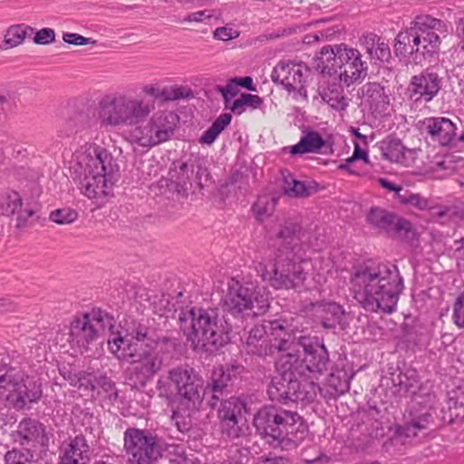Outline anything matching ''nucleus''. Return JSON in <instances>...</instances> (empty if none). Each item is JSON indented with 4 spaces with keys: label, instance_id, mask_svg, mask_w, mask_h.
I'll return each mask as SVG.
<instances>
[{
    "label": "nucleus",
    "instance_id": "63",
    "mask_svg": "<svg viewBox=\"0 0 464 464\" xmlns=\"http://www.w3.org/2000/svg\"><path fill=\"white\" fill-rule=\"evenodd\" d=\"M458 31L459 34L461 37L462 43H463V49H464V18L460 19L459 25H458Z\"/></svg>",
    "mask_w": 464,
    "mask_h": 464
},
{
    "label": "nucleus",
    "instance_id": "41",
    "mask_svg": "<svg viewBox=\"0 0 464 464\" xmlns=\"http://www.w3.org/2000/svg\"><path fill=\"white\" fill-rule=\"evenodd\" d=\"M78 218V212L71 208H62L53 210L49 215V219L59 225H67L74 222Z\"/></svg>",
    "mask_w": 464,
    "mask_h": 464
},
{
    "label": "nucleus",
    "instance_id": "33",
    "mask_svg": "<svg viewBox=\"0 0 464 464\" xmlns=\"http://www.w3.org/2000/svg\"><path fill=\"white\" fill-rule=\"evenodd\" d=\"M282 176L284 190L286 195L295 198H304L310 195V189L312 188L310 184L295 179L288 170L282 171Z\"/></svg>",
    "mask_w": 464,
    "mask_h": 464
},
{
    "label": "nucleus",
    "instance_id": "32",
    "mask_svg": "<svg viewBox=\"0 0 464 464\" xmlns=\"http://www.w3.org/2000/svg\"><path fill=\"white\" fill-rule=\"evenodd\" d=\"M34 33V28L25 24H14L10 26L4 38V45H1V49L14 48L24 41L27 35H31Z\"/></svg>",
    "mask_w": 464,
    "mask_h": 464
},
{
    "label": "nucleus",
    "instance_id": "9",
    "mask_svg": "<svg viewBox=\"0 0 464 464\" xmlns=\"http://www.w3.org/2000/svg\"><path fill=\"white\" fill-rule=\"evenodd\" d=\"M295 246L279 248L273 262L259 264L263 280L268 281L276 289H297L306 279L304 266L308 261L299 256Z\"/></svg>",
    "mask_w": 464,
    "mask_h": 464
},
{
    "label": "nucleus",
    "instance_id": "30",
    "mask_svg": "<svg viewBox=\"0 0 464 464\" xmlns=\"http://www.w3.org/2000/svg\"><path fill=\"white\" fill-rule=\"evenodd\" d=\"M313 306L315 316L325 329H334L344 314L342 306L336 303H320Z\"/></svg>",
    "mask_w": 464,
    "mask_h": 464
},
{
    "label": "nucleus",
    "instance_id": "57",
    "mask_svg": "<svg viewBox=\"0 0 464 464\" xmlns=\"http://www.w3.org/2000/svg\"><path fill=\"white\" fill-rule=\"evenodd\" d=\"M357 160H363V161L366 163L369 162L367 152L361 149L358 144H355L353 153L350 158H348V162H353Z\"/></svg>",
    "mask_w": 464,
    "mask_h": 464
},
{
    "label": "nucleus",
    "instance_id": "31",
    "mask_svg": "<svg viewBox=\"0 0 464 464\" xmlns=\"http://www.w3.org/2000/svg\"><path fill=\"white\" fill-rule=\"evenodd\" d=\"M90 116L84 111H72L60 125V137H71L90 126Z\"/></svg>",
    "mask_w": 464,
    "mask_h": 464
},
{
    "label": "nucleus",
    "instance_id": "17",
    "mask_svg": "<svg viewBox=\"0 0 464 464\" xmlns=\"http://www.w3.org/2000/svg\"><path fill=\"white\" fill-rule=\"evenodd\" d=\"M123 450L128 464H156L162 455L157 437L138 428H128L124 431Z\"/></svg>",
    "mask_w": 464,
    "mask_h": 464
},
{
    "label": "nucleus",
    "instance_id": "44",
    "mask_svg": "<svg viewBox=\"0 0 464 464\" xmlns=\"http://www.w3.org/2000/svg\"><path fill=\"white\" fill-rule=\"evenodd\" d=\"M452 322L459 328L464 329V293H461L453 304Z\"/></svg>",
    "mask_w": 464,
    "mask_h": 464
},
{
    "label": "nucleus",
    "instance_id": "58",
    "mask_svg": "<svg viewBox=\"0 0 464 464\" xmlns=\"http://www.w3.org/2000/svg\"><path fill=\"white\" fill-rule=\"evenodd\" d=\"M211 16H212L211 14H207L206 10H204V11H198V12H194V13H191L188 15H187L184 18V21L185 22H189V23H191V22L199 23V22H202L206 18H210Z\"/></svg>",
    "mask_w": 464,
    "mask_h": 464
},
{
    "label": "nucleus",
    "instance_id": "62",
    "mask_svg": "<svg viewBox=\"0 0 464 464\" xmlns=\"http://www.w3.org/2000/svg\"><path fill=\"white\" fill-rule=\"evenodd\" d=\"M460 146L464 148V130L456 136V142L454 143L453 147Z\"/></svg>",
    "mask_w": 464,
    "mask_h": 464
},
{
    "label": "nucleus",
    "instance_id": "23",
    "mask_svg": "<svg viewBox=\"0 0 464 464\" xmlns=\"http://www.w3.org/2000/svg\"><path fill=\"white\" fill-rule=\"evenodd\" d=\"M433 423V417L425 408L411 407L403 417V423L398 426L396 431L405 437H416L423 430H428Z\"/></svg>",
    "mask_w": 464,
    "mask_h": 464
},
{
    "label": "nucleus",
    "instance_id": "39",
    "mask_svg": "<svg viewBox=\"0 0 464 464\" xmlns=\"http://www.w3.org/2000/svg\"><path fill=\"white\" fill-rule=\"evenodd\" d=\"M5 464H33L34 452L26 448H13L4 457Z\"/></svg>",
    "mask_w": 464,
    "mask_h": 464
},
{
    "label": "nucleus",
    "instance_id": "28",
    "mask_svg": "<svg viewBox=\"0 0 464 464\" xmlns=\"http://www.w3.org/2000/svg\"><path fill=\"white\" fill-rule=\"evenodd\" d=\"M232 376L230 371L225 370L223 367L215 369L212 372L211 381L206 387V392L212 394L211 406L215 407L219 400H223V396L227 395L230 390Z\"/></svg>",
    "mask_w": 464,
    "mask_h": 464
},
{
    "label": "nucleus",
    "instance_id": "45",
    "mask_svg": "<svg viewBox=\"0 0 464 464\" xmlns=\"http://www.w3.org/2000/svg\"><path fill=\"white\" fill-rule=\"evenodd\" d=\"M55 41V32L52 28H42L37 31L34 37V43L40 45H46Z\"/></svg>",
    "mask_w": 464,
    "mask_h": 464
},
{
    "label": "nucleus",
    "instance_id": "7",
    "mask_svg": "<svg viewBox=\"0 0 464 464\" xmlns=\"http://www.w3.org/2000/svg\"><path fill=\"white\" fill-rule=\"evenodd\" d=\"M75 172L78 173L80 188L90 198H100L108 195L116 164L111 154L100 146H90L77 157Z\"/></svg>",
    "mask_w": 464,
    "mask_h": 464
},
{
    "label": "nucleus",
    "instance_id": "59",
    "mask_svg": "<svg viewBox=\"0 0 464 464\" xmlns=\"http://www.w3.org/2000/svg\"><path fill=\"white\" fill-rule=\"evenodd\" d=\"M14 304L8 298H0V313L13 311Z\"/></svg>",
    "mask_w": 464,
    "mask_h": 464
},
{
    "label": "nucleus",
    "instance_id": "13",
    "mask_svg": "<svg viewBox=\"0 0 464 464\" xmlns=\"http://www.w3.org/2000/svg\"><path fill=\"white\" fill-rule=\"evenodd\" d=\"M115 326V319L109 313L101 309H92L89 313L76 316L71 323L69 342L81 353L88 351L91 345L106 332Z\"/></svg>",
    "mask_w": 464,
    "mask_h": 464
},
{
    "label": "nucleus",
    "instance_id": "61",
    "mask_svg": "<svg viewBox=\"0 0 464 464\" xmlns=\"http://www.w3.org/2000/svg\"><path fill=\"white\" fill-rule=\"evenodd\" d=\"M187 96H188V93L187 94L184 93V89L178 88V89L174 90V93H173L172 97L166 96L165 99H167V100H179V99H181V98H185Z\"/></svg>",
    "mask_w": 464,
    "mask_h": 464
},
{
    "label": "nucleus",
    "instance_id": "35",
    "mask_svg": "<svg viewBox=\"0 0 464 464\" xmlns=\"http://www.w3.org/2000/svg\"><path fill=\"white\" fill-rule=\"evenodd\" d=\"M246 407L245 400L240 397L232 396L227 400H222L221 408L218 410V418H243V411Z\"/></svg>",
    "mask_w": 464,
    "mask_h": 464
},
{
    "label": "nucleus",
    "instance_id": "11",
    "mask_svg": "<svg viewBox=\"0 0 464 464\" xmlns=\"http://www.w3.org/2000/svg\"><path fill=\"white\" fill-rule=\"evenodd\" d=\"M293 342L294 334L288 332L279 320H274L252 327L243 343L247 353L263 357L276 352L279 355L285 353L293 347Z\"/></svg>",
    "mask_w": 464,
    "mask_h": 464
},
{
    "label": "nucleus",
    "instance_id": "54",
    "mask_svg": "<svg viewBox=\"0 0 464 464\" xmlns=\"http://www.w3.org/2000/svg\"><path fill=\"white\" fill-rule=\"evenodd\" d=\"M228 109L237 115H241L246 109L242 95L239 98L228 102Z\"/></svg>",
    "mask_w": 464,
    "mask_h": 464
},
{
    "label": "nucleus",
    "instance_id": "18",
    "mask_svg": "<svg viewBox=\"0 0 464 464\" xmlns=\"http://www.w3.org/2000/svg\"><path fill=\"white\" fill-rule=\"evenodd\" d=\"M444 83L440 69L430 66L411 77L406 95L415 103H430L441 92Z\"/></svg>",
    "mask_w": 464,
    "mask_h": 464
},
{
    "label": "nucleus",
    "instance_id": "5",
    "mask_svg": "<svg viewBox=\"0 0 464 464\" xmlns=\"http://www.w3.org/2000/svg\"><path fill=\"white\" fill-rule=\"evenodd\" d=\"M447 34L446 22L428 14L418 15L410 27L397 34L394 53L401 57L414 56V60L419 55L432 57L439 53L441 38Z\"/></svg>",
    "mask_w": 464,
    "mask_h": 464
},
{
    "label": "nucleus",
    "instance_id": "43",
    "mask_svg": "<svg viewBox=\"0 0 464 464\" xmlns=\"http://www.w3.org/2000/svg\"><path fill=\"white\" fill-rule=\"evenodd\" d=\"M96 386L101 388L105 393L107 398L111 401L115 402L118 400V391L115 383L111 378L101 375L95 379Z\"/></svg>",
    "mask_w": 464,
    "mask_h": 464
},
{
    "label": "nucleus",
    "instance_id": "20",
    "mask_svg": "<svg viewBox=\"0 0 464 464\" xmlns=\"http://www.w3.org/2000/svg\"><path fill=\"white\" fill-rule=\"evenodd\" d=\"M310 69L303 63L280 61L273 69L271 80L281 84L288 92H294L296 84L306 82Z\"/></svg>",
    "mask_w": 464,
    "mask_h": 464
},
{
    "label": "nucleus",
    "instance_id": "40",
    "mask_svg": "<svg viewBox=\"0 0 464 464\" xmlns=\"http://www.w3.org/2000/svg\"><path fill=\"white\" fill-rule=\"evenodd\" d=\"M22 200L17 192H11L0 198V213L9 216L21 208Z\"/></svg>",
    "mask_w": 464,
    "mask_h": 464
},
{
    "label": "nucleus",
    "instance_id": "25",
    "mask_svg": "<svg viewBox=\"0 0 464 464\" xmlns=\"http://www.w3.org/2000/svg\"><path fill=\"white\" fill-rule=\"evenodd\" d=\"M378 148L383 159L403 165H409L413 161L417 153L415 149H407L399 138L392 135L381 140Z\"/></svg>",
    "mask_w": 464,
    "mask_h": 464
},
{
    "label": "nucleus",
    "instance_id": "16",
    "mask_svg": "<svg viewBox=\"0 0 464 464\" xmlns=\"http://www.w3.org/2000/svg\"><path fill=\"white\" fill-rule=\"evenodd\" d=\"M225 310L233 316H258L269 308L268 296L259 288L239 285L229 286L224 299Z\"/></svg>",
    "mask_w": 464,
    "mask_h": 464
},
{
    "label": "nucleus",
    "instance_id": "55",
    "mask_svg": "<svg viewBox=\"0 0 464 464\" xmlns=\"http://www.w3.org/2000/svg\"><path fill=\"white\" fill-rule=\"evenodd\" d=\"M232 82H235L237 86H241L249 91H256V86L253 83V79L250 76L245 77H235L231 79Z\"/></svg>",
    "mask_w": 464,
    "mask_h": 464
},
{
    "label": "nucleus",
    "instance_id": "42",
    "mask_svg": "<svg viewBox=\"0 0 464 464\" xmlns=\"http://www.w3.org/2000/svg\"><path fill=\"white\" fill-rule=\"evenodd\" d=\"M399 201L404 205L415 207L419 210H424L430 208L427 198L421 197L420 194L411 193L404 189L401 195H399Z\"/></svg>",
    "mask_w": 464,
    "mask_h": 464
},
{
    "label": "nucleus",
    "instance_id": "21",
    "mask_svg": "<svg viewBox=\"0 0 464 464\" xmlns=\"http://www.w3.org/2000/svg\"><path fill=\"white\" fill-rule=\"evenodd\" d=\"M12 437L20 445L40 446L46 449L49 443L45 426L39 420L31 418L22 420L18 423L17 430L13 432Z\"/></svg>",
    "mask_w": 464,
    "mask_h": 464
},
{
    "label": "nucleus",
    "instance_id": "29",
    "mask_svg": "<svg viewBox=\"0 0 464 464\" xmlns=\"http://www.w3.org/2000/svg\"><path fill=\"white\" fill-rule=\"evenodd\" d=\"M326 140L322 135L314 130H306L303 131L298 143L290 147L292 155H303L305 153H318L326 146Z\"/></svg>",
    "mask_w": 464,
    "mask_h": 464
},
{
    "label": "nucleus",
    "instance_id": "26",
    "mask_svg": "<svg viewBox=\"0 0 464 464\" xmlns=\"http://www.w3.org/2000/svg\"><path fill=\"white\" fill-rule=\"evenodd\" d=\"M351 378L352 375L344 369L336 368L329 374L324 388L314 380L310 381L309 384L314 394L318 392L324 397L336 398L349 391Z\"/></svg>",
    "mask_w": 464,
    "mask_h": 464
},
{
    "label": "nucleus",
    "instance_id": "60",
    "mask_svg": "<svg viewBox=\"0 0 464 464\" xmlns=\"http://www.w3.org/2000/svg\"><path fill=\"white\" fill-rule=\"evenodd\" d=\"M306 82H301L299 84H296V88L295 89V92L302 97L304 100H307V92L305 88Z\"/></svg>",
    "mask_w": 464,
    "mask_h": 464
},
{
    "label": "nucleus",
    "instance_id": "36",
    "mask_svg": "<svg viewBox=\"0 0 464 464\" xmlns=\"http://www.w3.org/2000/svg\"><path fill=\"white\" fill-rule=\"evenodd\" d=\"M384 435V429L381 421L375 419L368 420L365 429L362 431V438L360 440L362 443L359 444L362 450L370 448L375 440H379Z\"/></svg>",
    "mask_w": 464,
    "mask_h": 464
},
{
    "label": "nucleus",
    "instance_id": "46",
    "mask_svg": "<svg viewBox=\"0 0 464 464\" xmlns=\"http://www.w3.org/2000/svg\"><path fill=\"white\" fill-rule=\"evenodd\" d=\"M371 58L380 62H388L391 58V49L389 44L384 40L380 39L373 51V56H371Z\"/></svg>",
    "mask_w": 464,
    "mask_h": 464
},
{
    "label": "nucleus",
    "instance_id": "49",
    "mask_svg": "<svg viewBox=\"0 0 464 464\" xmlns=\"http://www.w3.org/2000/svg\"><path fill=\"white\" fill-rule=\"evenodd\" d=\"M380 39L381 37L372 33L367 34L361 37L360 42L370 57L373 56V51Z\"/></svg>",
    "mask_w": 464,
    "mask_h": 464
},
{
    "label": "nucleus",
    "instance_id": "50",
    "mask_svg": "<svg viewBox=\"0 0 464 464\" xmlns=\"http://www.w3.org/2000/svg\"><path fill=\"white\" fill-rule=\"evenodd\" d=\"M34 216L35 212L31 209L20 212L17 217L16 227H31L33 223L34 222Z\"/></svg>",
    "mask_w": 464,
    "mask_h": 464
},
{
    "label": "nucleus",
    "instance_id": "1",
    "mask_svg": "<svg viewBox=\"0 0 464 464\" xmlns=\"http://www.w3.org/2000/svg\"><path fill=\"white\" fill-rule=\"evenodd\" d=\"M142 92L152 98L124 94L103 98L99 102V119L104 127H131L130 141L150 149L171 140L179 117L171 111H160L150 117L156 109L155 99L164 92L151 84L143 86Z\"/></svg>",
    "mask_w": 464,
    "mask_h": 464
},
{
    "label": "nucleus",
    "instance_id": "8",
    "mask_svg": "<svg viewBox=\"0 0 464 464\" xmlns=\"http://www.w3.org/2000/svg\"><path fill=\"white\" fill-rule=\"evenodd\" d=\"M362 53L345 44L323 46L316 54L317 67L322 73L338 77L340 82L350 86L367 76L368 63Z\"/></svg>",
    "mask_w": 464,
    "mask_h": 464
},
{
    "label": "nucleus",
    "instance_id": "15",
    "mask_svg": "<svg viewBox=\"0 0 464 464\" xmlns=\"http://www.w3.org/2000/svg\"><path fill=\"white\" fill-rule=\"evenodd\" d=\"M298 362L296 354H281L276 362L277 374L274 376L267 388V394L271 401L281 403L303 400L299 374L295 369Z\"/></svg>",
    "mask_w": 464,
    "mask_h": 464
},
{
    "label": "nucleus",
    "instance_id": "37",
    "mask_svg": "<svg viewBox=\"0 0 464 464\" xmlns=\"http://www.w3.org/2000/svg\"><path fill=\"white\" fill-rule=\"evenodd\" d=\"M277 198L268 195L261 196L257 198L252 207L256 218L263 221L266 218L271 216L276 208Z\"/></svg>",
    "mask_w": 464,
    "mask_h": 464
},
{
    "label": "nucleus",
    "instance_id": "47",
    "mask_svg": "<svg viewBox=\"0 0 464 464\" xmlns=\"http://www.w3.org/2000/svg\"><path fill=\"white\" fill-rule=\"evenodd\" d=\"M239 36V32L229 26L218 27L213 32V37L220 41H228Z\"/></svg>",
    "mask_w": 464,
    "mask_h": 464
},
{
    "label": "nucleus",
    "instance_id": "2",
    "mask_svg": "<svg viewBox=\"0 0 464 464\" xmlns=\"http://www.w3.org/2000/svg\"><path fill=\"white\" fill-rule=\"evenodd\" d=\"M109 350L121 361L130 363L127 379L136 388H144L163 368L176 351L175 338L159 334L144 324H134L125 334H112Z\"/></svg>",
    "mask_w": 464,
    "mask_h": 464
},
{
    "label": "nucleus",
    "instance_id": "3",
    "mask_svg": "<svg viewBox=\"0 0 464 464\" xmlns=\"http://www.w3.org/2000/svg\"><path fill=\"white\" fill-rule=\"evenodd\" d=\"M354 299L372 313H392L404 285L396 266L383 263L364 264L350 279Z\"/></svg>",
    "mask_w": 464,
    "mask_h": 464
},
{
    "label": "nucleus",
    "instance_id": "12",
    "mask_svg": "<svg viewBox=\"0 0 464 464\" xmlns=\"http://www.w3.org/2000/svg\"><path fill=\"white\" fill-rule=\"evenodd\" d=\"M293 347L285 354H296L298 362L295 369L304 380H317L328 369L330 362L328 351L322 341L316 336L294 334Z\"/></svg>",
    "mask_w": 464,
    "mask_h": 464
},
{
    "label": "nucleus",
    "instance_id": "52",
    "mask_svg": "<svg viewBox=\"0 0 464 464\" xmlns=\"http://www.w3.org/2000/svg\"><path fill=\"white\" fill-rule=\"evenodd\" d=\"M244 100V103L246 107L251 109H258L264 103V101L261 97L256 94L251 93H242L241 94Z\"/></svg>",
    "mask_w": 464,
    "mask_h": 464
},
{
    "label": "nucleus",
    "instance_id": "24",
    "mask_svg": "<svg viewBox=\"0 0 464 464\" xmlns=\"http://www.w3.org/2000/svg\"><path fill=\"white\" fill-rule=\"evenodd\" d=\"M367 221L381 229H395V232H411V224L409 220L380 207L370 208Z\"/></svg>",
    "mask_w": 464,
    "mask_h": 464
},
{
    "label": "nucleus",
    "instance_id": "14",
    "mask_svg": "<svg viewBox=\"0 0 464 464\" xmlns=\"http://www.w3.org/2000/svg\"><path fill=\"white\" fill-rule=\"evenodd\" d=\"M42 386L39 378L24 376L14 368H9L0 375V398L5 399L15 410L21 411L40 401L43 396Z\"/></svg>",
    "mask_w": 464,
    "mask_h": 464
},
{
    "label": "nucleus",
    "instance_id": "10",
    "mask_svg": "<svg viewBox=\"0 0 464 464\" xmlns=\"http://www.w3.org/2000/svg\"><path fill=\"white\" fill-rule=\"evenodd\" d=\"M171 384L175 387L179 401V410L173 411L172 419L179 416V411L190 412L198 408L202 401L200 390L203 383L193 368L188 365H179L168 372L167 380L160 378L156 384L160 396L171 395Z\"/></svg>",
    "mask_w": 464,
    "mask_h": 464
},
{
    "label": "nucleus",
    "instance_id": "34",
    "mask_svg": "<svg viewBox=\"0 0 464 464\" xmlns=\"http://www.w3.org/2000/svg\"><path fill=\"white\" fill-rule=\"evenodd\" d=\"M232 116L229 113L220 114L211 124V126L203 132L199 138L201 144L211 145L218 135L230 124Z\"/></svg>",
    "mask_w": 464,
    "mask_h": 464
},
{
    "label": "nucleus",
    "instance_id": "6",
    "mask_svg": "<svg viewBox=\"0 0 464 464\" xmlns=\"http://www.w3.org/2000/svg\"><path fill=\"white\" fill-rule=\"evenodd\" d=\"M181 329L195 351L217 352L227 343V332L217 309L191 308L179 315Z\"/></svg>",
    "mask_w": 464,
    "mask_h": 464
},
{
    "label": "nucleus",
    "instance_id": "22",
    "mask_svg": "<svg viewBox=\"0 0 464 464\" xmlns=\"http://www.w3.org/2000/svg\"><path fill=\"white\" fill-rule=\"evenodd\" d=\"M194 172L195 165L192 162L178 160L172 163L169 175L178 195L183 198L187 197L192 188L193 182L200 185V178L198 177V171L196 176Z\"/></svg>",
    "mask_w": 464,
    "mask_h": 464
},
{
    "label": "nucleus",
    "instance_id": "27",
    "mask_svg": "<svg viewBox=\"0 0 464 464\" xmlns=\"http://www.w3.org/2000/svg\"><path fill=\"white\" fill-rule=\"evenodd\" d=\"M91 455L92 450L86 438L79 434L64 445L58 464H89Z\"/></svg>",
    "mask_w": 464,
    "mask_h": 464
},
{
    "label": "nucleus",
    "instance_id": "19",
    "mask_svg": "<svg viewBox=\"0 0 464 464\" xmlns=\"http://www.w3.org/2000/svg\"><path fill=\"white\" fill-rule=\"evenodd\" d=\"M420 133L443 147L456 142L457 123L447 117H428L418 122Z\"/></svg>",
    "mask_w": 464,
    "mask_h": 464
},
{
    "label": "nucleus",
    "instance_id": "4",
    "mask_svg": "<svg viewBox=\"0 0 464 464\" xmlns=\"http://www.w3.org/2000/svg\"><path fill=\"white\" fill-rule=\"evenodd\" d=\"M258 433L274 447L296 448L307 433V426L296 412L274 405L262 407L254 416Z\"/></svg>",
    "mask_w": 464,
    "mask_h": 464
},
{
    "label": "nucleus",
    "instance_id": "56",
    "mask_svg": "<svg viewBox=\"0 0 464 464\" xmlns=\"http://www.w3.org/2000/svg\"><path fill=\"white\" fill-rule=\"evenodd\" d=\"M379 183L383 188H386L389 191H393L395 193V197L398 200H399V195H401L404 191V189L401 187L397 186L396 184L389 181L386 179H380Z\"/></svg>",
    "mask_w": 464,
    "mask_h": 464
},
{
    "label": "nucleus",
    "instance_id": "53",
    "mask_svg": "<svg viewBox=\"0 0 464 464\" xmlns=\"http://www.w3.org/2000/svg\"><path fill=\"white\" fill-rule=\"evenodd\" d=\"M236 83L231 82V79L227 83L225 87L220 88V92L222 93L225 100V106L228 107V102H230L229 95L234 97L237 95V91L236 90Z\"/></svg>",
    "mask_w": 464,
    "mask_h": 464
},
{
    "label": "nucleus",
    "instance_id": "64",
    "mask_svg": "<svg viewBox=\"0 0 464 464\" xmlns=\"http://www.w3.org/2000/svg\"><path fill=\"white\" fill-rule=\"evenodd\" d=\"M279 237L282 238L284 241L287 243H292L295 240V234H278Z\"/></svg>",
    "mask_w": 464,
    "mask_h": 464
},
{
    "label": "nucleus",
    "instance_id": "38",
    "mask_svg": "<svg viewBox=\"0 0 464 464\" xmlns=\"http://www.w3.org/2000/svg\"><path fill=\"white\" fill-rule=\"evenodd\" d=\"M219 420L221 432L224 436L229 439H237L243 434L246 426V420L243 418H222Z\"/></svg>",
    "mask_w": 464,
    "mask_h": 464
},
{
    "label": "nucleus",
    "instance_id": "51",
    "mask_svg": "<svg viewBox=\"0 0 464 464\" xmlns=\"http://www.w3.org/2000/svg\"><path fill=\"white\" fill-rule=\"evenodd\" d=\"M365 94L373 101L378 99H384V91L383 88L378 83H368L365 86Z\"/></svg>",
    "mask_w": 464,
    "mask_h": 464
},
{
    "label": "nucleus",
    "instance_id": "48",
    "mask_svg": "<svg viewBox=\"0 0 464 464\" xmlns=\"http://www.w3.org/2000/svg\"><path fill=\"white\" fill-rule=\"evenodd\" d=\"M63 39L65 43L73 45H86L96 43V41L92 38H87L75 33H65L63 35Z\"/></svg>",
    "mask_w": 464,
    "mask_h": 464
}]
</instances>
